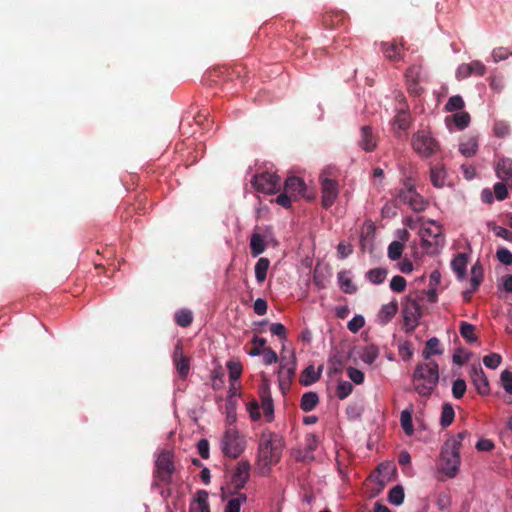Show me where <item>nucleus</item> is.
<instances>
[{
	"label": "nucleus",
	"instance_id": "nucleus-28",
	"mask_svg": "<svg viewBox=\"0 0 512 512\" xmlns=\"http://www.w3.org/2000/svg\"><path fill=\"white\" fill-rule=\"evenodd\" d=\"M270 267V260L265 257H261L255 264V278L259 284L266 280L267 272Z\"/></svg>",
	"mask_w": 512,
	"mask_h": 512
},
{
	"label": "nucleus",
	"instance_id": "nucleus-7",
	"mask_svg": "<svg viewBox=\"0 0 512 512\" xmlns=\"http://www.w3.org/2000/svg\"><path fill=\"white\" fill-rule=\"evenodd\" d=\"M173 453L169 450H163L159 453L154 470L155 481L169 485L172 481V475L175 472Z\"/></svg>",
	"mask_w": 512,
	"mask_h": 512
},
{
	"label": "nucleus",
	"instance_id": "nucleus-64",
	"mask_svg": "<svg viewBox=\"0 0 512 512\" xmlns=\"http://www.w3.org/2000/svg\"><path fill=\"white\" fill-rule=\"evenodd\" d=\"M494 132L498 137H504L509 133V126L504 122H496Z\"/></svg>",
	"mask_w": 512,
	"mask_h": 512
},
{
	"label": "nucleus",
	"instance_id": "nucleus-35",
	"mask_svg": "<svg viewBox=\"0 0 512 512\" xmlns=\"http://www.w3.org/2000/svg\"><path fill=\"white\" fill-rule=\"evenodd\" d=\"M400 423L402 429L408 436L413 435L414 427L412 421V410L405 409L401 412Z\"/></svg>",
	"mask_w": 512,
	"mask_h": 512
},
{
	"label": "nucleus",
	"instance_id": "nucleus-17",
	"mask_svg": "<svg viewBox=\"0 0 512 512\" xmlns=\"http://www.w3.org/2000/svg\"><path fill=\"white\" fill-rule=\"evenodd\" d=\"M221 497L226 501L225 512H240L241 505L246 502L247 496L241 492H234L231 494L224 493L221 488Z\"/></svg>",
	"mask_w": 512,
	"mask_h": 512
},
{
	"label": "nucleus",
	"instance_id": "nucleus-16",
	"mask_svg": "<svg viewBox=\"0 0 512 512\" xmlns=\"http://www.w3.org/2000/svg\"><path fill=\"white\" fill-rule=\"evenodd\" d=\"M381 50L389 60L401 61L403 59L404 46L401 41L394 39L389 42H383L381 44Z\"/></svg>",
	"mask_w": 512,
	"mask_h": 512
},
{
	"label": "nucleus",
	"instance_id": "nucleus-14",
	"mask_svg": "<svg viewBox=\"0 0 512 512\" xmlns=\"http://www.w3.org/2000/svg\"><path fill=\"white\" fill-rule=\"evenodd\" d=\"M173 363L179 376L184 379L190 371V359L183 353V344L178 340L173 351Z\"/></svg>",
	"mask_w": 512,
	"mask_h": 512
},
{
	"label": "nucleus",
	"instance_id": "nucleus-61",
	"mask_svg": "<svg viewBox=\"0 0 512 512\" xmlns=\"http://www.w3.org/2000/svg\"><path fill=\"white\" fill-rule=\"evenodd\" d=\"M198 453L203 459L209 458V442L207 439H201L197 443Z\"/></svg>",
	"mask_w": 512,
	"mask_h": 512
},
{
	"label": "nucleus",
	"instance_id": "nucleus-43",
	"mask_svg": "<svg viewBox=\"0 0 512 512\" xmlns=\"http://www.w3.org/2000/svg\"><path fill=\"white\" fill-rule=\"evenodd\" d=\"M388 500L394 505H400L404 501V489L402 486L397 485L389 491Z\"/></svg>",
	"mask_w": 512,
	"mask_h": 512
},
{
	"label": "nucleus",
	"instance_id": "nucleus-5",
	"mask_svg": "<svg viewBox=\"0 0 512 512\" xmlns=\"http://www.w3.org/2000/svg\"><path fill=\"white\" fill-rule=\"evenodd\" d=\"M413 150L421 157L429 158L440 150V144L427 130H419L411 139Z\"/></svg>",
	"mask_w": 512,
	"mask_h": 512
},
{
	"label": "nucleus",
	"instance_id": "nucleus-41",
	"mask_svg": "<svg viewBox=\"0 0 512 512\" xmlns=\"http://www.w3.org/2000/svg\"><path fill=\"white\" fill-rule=\"evenodd\" d=\"M344 21L343 13L325 14L322 23L326 28H333Z\"/></svg>",
	"mask_w": 512,
	"mask_h": 512
},
{
	"label": "nucleus",
	"instance_id": "nucleus-3",
	"mask_svg": "<svg viewBox=\"0 0 512 512\" xmlns=\"http://www.w3.org/2000/svg\"><path fill=\"white\" fill-rule=\"evenodd\" d=\"M421 245L429 254L438 253L444 246L442 226L435 220L426 221L420 229Z\"/></svg>",
	"mask_w": 512,
	"mask_h": 512
},
{
	"label": "nucleus",
	"instance_id": "nucleus-9",
	"mask_svg": "<svg viewBox=\"0 0 512 512\" xmlns=\"http://www.w3.org/2000/svg\"><path fill=\"white\" fill-rule=\"evenodd\" d=\"M251 184L258 192L273 194L280 189V177L275 173L263 172L255 175Z\"/></svg>",
	"mask_w": 512,
	"mask_h": 512
},
{
	"label": "nucleus",
	"instance_id": "nucleus-47",
	"mask_svg": "<svg viewBox=\"0 0 512 512\" xmlns=\"http://www.w3.org/2000/svg\"><path fill=\"white\" fill-rule=\"evenodd\" d=\"M501 361L502 357L497 353H491L483 358L484 365L490 369H496L501 364Z\"/></svg>",
	"mask_w": 512,
	"mask_h": 512
},
{
	"label": "nucleus",
	"instance_id": "nucleus-55",
	"mask_svg": "<svg viewBox=\"0 0 512 512\" xmlns=\"http://www.w3.org/2000/svg\"><path fill=\"white\" fill-rule=\"evenodd\" d=\"M262 353H263V361L266 365H271L278 361V356L272 348H270V347L264 348Z\"/></svg>",
	"mask_w": 512,
	"mask_h": 512
},
{
	"label": "nucleus",
	"instance_id": "nucleus-18",
	"mask_svg": "<svg viewBox=\"0 0 512 512\" xmlns=\"http://www.w3.org/2000/svg\"><path fill=\"white\" fill-rule=\"evenodd\" d=\"M306 185L304 181L297 176H290L286 179L284 184V190L288 192L294 200L305 196Z\"/></svg>",
	"mask_w": 512,
	"mask_h": 512
},
{
	"label": "nucleus",
	"instance_id": "nucleus-36",
	"mask_svg": "<svg viewBox=\"0 0 512 512\" xmlns=\"http://www.w3.org/2000/svg\"><path fill=\"white\" fill-rule=\"evenodd\" d=\"M476 327L468 322L460 323V334L468 342H476L478 337L475 334Z\"/></svg>",
	"mask_w": 512,
	"mask_h": 512
},
{
	"label": "nucleus",
	"instance_id": "nucleus-1",
	"mask_svg": "<svg viewBox=\"0 0 512 512\" xmlns=\"http://www.w3.org/2000/svg\"><path fill=\"white\" fill-rule=\"evenodd\" d=\"M284 442L275 432L265 430L261 433L258 444V466L262 475H267L271 466L277 464L282 455Z\"/></svg>",
	"mask_w": 512,
	"mask_h": 512
},
{
	"label": "nucleus",
	"instance_id": "nucleus-13",
	"mask_svg": "<svg viewBox=\"0 0 512 512\" xmlns=\"http://www.w3.org/2000/svg\"><path fill=\"white\" fill-rule=\"evenodd\" d=\"M321 179V190H322V206L324 208L331 207L339 194L338 183L336 180L324 177L322 174Z\"/></svg>",
	"mask_w": 512,
	"mask_h": 512
},
{
	"label": "nucleus",
	"instance_id": "nucleus-15",
	"mask_svg": "<svg viewBox=\"0 0 512 512\" xmlns=\"http://www.w3.org/2000/svg\"><path fill=\"white\" fill-rule=\"evenodd\" d=\"M358 145L365 152H372L376 149L378 136L370 125H363L360 128Z\"/></svg>",
	"mask_w": 512,
	"mask_h": 512
},
{
	"label": "nucleus",
	"instance_id": "nucleus-30",
	"mask_svg": "<svg viewBox=\"0 0 512 512\" xmlns=\"http://www.w3.org/2000/svg\"><path fill=\"white\" fill-rule=\"evenodd\" d=\"M318 402H319V398H318L317 393L306 392L302 395V398L300 401V408L304 412H310L316 407Z\"/></svg>",
	"mask_w": 512,
	"mask_h": 512
},
{
	"label": "nucleus",
	"instance_id": "nucleus-11",
	"mask_svg": "<svg viewBox=\"0 0 512 512\" xmlns=\"http://www.w3.org/2000/svg\"><path fill=\"white\" fill-rule=\"evenodd\" d=\"M402 314L406 331H413L418 325V320L422 315L419 303L415 299L407 298L406 302L403 304Z\"/></svg>",
	"mask_w": 512,
	"mask_h": 512
},
{
	"label": "nucleus",
	"instance_id": "nucleus-20",
	"mask_svg": "<svg viewBox=\"0 0 512 512\" xmlns=\"http://www.w3.org/2000/svg\"><path fill=\"white\" fill-rule=\"evenodd\" d=\"M496 174L499 179L505 182L512 189V160L503 158L496 166Z\"/></svg>",
	"mask_w": 512,
	"mask_h": 512
},
{
	"label": "nucleus",
	"instance_id": "nucleus-38",
	"mask_svg": "<svg viewBox=\"0 0 512 512\" xmlns=\"http://www.w3.org/2000/svg\"><path fill=\"white\" fill-rule=\"evenodd\" d=\"M387 270L384 268H374L366 273L367 279L373 284H381L384 282Z\"/></svg>",
	"mask_w": 512,
	"mask_h": 512
},
{
	"label": "nucleus",
	"instance_id": "nucleus-26",
	"mask_svg": "<svg viewBox=\"0 0 512 512\" xmlns=\"http://www.w3.org/2000/svg\"><path fill=\"white\" fill-rule=\"evenodd\" d=\"M398 311L397 302H390L382 306L379 311L378 318L381 324H387L395 316Z\"/></svg>",
	"mask_w": 512,
	"mask_h": 512
},
{
	"label": "nucleus",
	"instance_id": "nucleus-56",
	"mask_svg": "<svg viewBox=\"0 0 512 512\" xmlns=\"http://www.w3.org/2000/svg\"><path fill=\"white\" fill-rule=\"evenodd\" d=\"M421 76V66H411L406 71V77L408 81L419 82Z\"/></svg>",
	"mask_w": 512,
	"mask_h": 512
},
{
	"label": "nucleus",
	"instance_id": "nucleus-52",
	"mask_svg": "<svg viewBox=\"0 0 512 512\" xmlns=\"http://www.w3.org/2000/svg\"><path fill=\"white\" fill-rule=\"evenodd\" d=\"M497 259L504 265H512V253L506 248H500L496 252Z\"/></svg>",
	"mask_w": 512,
	"mask_h": 512
},
{
	"label": "nucleus",
	"instance_id": "nucleus-19",
	"mask_svg": "<svg viewBox=\"0 0 512 512\" xmlns=\"http://www.w3.org/2000/svg\"><path fill=\"white\" fill-rule=\"evenodd\" d=\"M471 379L479 394L486 395L489 393V382L481 366L472 367Z\"/></svg>",
	"mask_w": 512,
	"mask_h": 512
},
{
	"label": "nucleus",
	"instance_id": "nucleus-51",
	"mask_svg": "<svg viewBox=\"0 0 512 512\" xmlns=\"http://www.w3.org/2000/svg\"><path fill=\"white\" fill-rule=\"evenodd\" d=\"M364 324V317L356 315L348 322L347 327L351 332L356 333L364 326Z\"/></svg>",
	"mask_w": 512,
	"mask_h": 512
},
{
	"label": "nucleus",
	"instance_id": "nucleus-54",
	"mask_svg": "<svg viewBox=\"0 0 512 512\" xmlns=\"http://www.w3.org/2000/svg\"><path fill=\"white\" fill-rule=\"evenodd\" d=\"M347 374L351 381H353L355 384H361L364 381V373L359 369L348 367Z\"/></svg>",
	"mask_w": 512,
	"mask_h": 512
},
{
	"label": "nucleus",
	"instance_id": "nucleus-42",
	"mask_svg": "<svg viewBox=\"0 0 512 512\" xmlns=\"http://www.w3.org/2000/svg\"><path fill=\"white\" fill-rule=\"evenodd\" d=\"M465 103L460 95H455L449 98L444 109L447 112L460 111L464 108Z\"/></svg>",
	"mask_w": 512,
	"mask_h": 512
},
{
	"label": "nucleus",
	"instance_id": "nucleus-34",
	"mask_svg": "<svg viewBox=\"0 0 512 512\" xmlns=\"http://www.w3.org/2000/svg\"><path fill=\"white\" fill-rule=\"evenodd\" d=\"M338 281L341 290L346 294H354L356 287L353 285L351 278L348 276V272L341 271L338 273Z\"/></svg>",
	"mask_w": 512,
	"mask_h": 512
},
{
	"label": "nucleus",
	"instance_id": "nucleus-6",
	"mask_svg": "<svg viewBox=\"0 0 512 512\" xmlns=\"http://www.w3.org/2000/svg\"><path fill=\"white\" fill-rule=\"evenodd\" d=\"M222 452L225 456L236 459L246 448V440L236 428H228L221 440Z\"/></svg>",
	"mask_w": 512,
	"mask_h": 512
},
{
	"label": "nucleus",
	"instance_id": "nucleus-29",
	"mask_svg": "<svg viewBox=\"0 0 512 512\" xmlns=\"http://www.w3.org/2000/svg\"><path fill=\"white\" fill-rule=\"evenodd\" d=\"M478 149L477 139L475 137H469L466 140H463L459 144V151L465 157H472L476 154Z\"/></svg>",
	"mask_w": 512,
	"mask_h": 512
},
{
	"label": "nucleus",
	"instance_id": "nucleus-12",
	"mask_svg": "<svg viewBox=\"0 0 512 512\" xmlns=\"http://www.w3.org/2000/svg\"><path fill=\"white\" fill-rule=\"evenodd\" d=\"M460 453L442 448L441 451V471L449 478H454L460 466Z\"/></svg>",
	"mask_w": 512,
	"mask_h": 512
},
{
	"label": "nucleus",
	"instance_id": "nucleus-49",
	"mask_svg": "<svg viewBox=\"0 0 512 512\" xmlns=\"http://www.w3.org/2000/svg\"><path fill=\"white\" fill-rule=\"evenodd\" d=\"M466 392V382L463 379H457L453 382L452 394L456 399H460Z\"/></svg>",
	"mask_w": 512,
	"mask_h": 512
},
{
	"label": "nucleus",
	"instance_id": "nucleus-24",
	"mask_svg": "<svg viewBox=\"0 0 512 512\" xmlns=\"http://www.w3.org/2000/svg\"><path fill=\"white\" fill-rule=\"evenodd\" d=\"M470 120L471 118L468 112L460 111L452 116L446 117L445 122L448 126L450 122H453L459 130H463L468 127Z\"/></svg>",
	"mask_w": 512,
	"mask_h": 512
},
{
	"label": "nucleus",
	"instance_id": "nucleus-32",
	"mask_svg": "<svg viewBox=\"0 0 512 512\" xmlns=\"http://www.w3.org/2000/svg\"><path fill=\"white\" fill-rule=\"evenodd\" d=\"M483 280V267L479 261H477L471 268V279L470 285L472 291H476Z\"/></svg>",
	"mask_w": 512,
	"mask_h": 512
},
{
	"label": "nucleus",
	"instance_id": "nucleus-59",
	"mask_svg": "<svg viewBox=\"0 0 512 512\" xmlns=\"http://www.w3.org/2000/svg\"><path fill=\"white\" fill-rule=\"evenodd\" d=\"M469 68H470V74L473 75H478V76H482L484 75L485 71H486V67L485 65L480 62V61H472L470 63H467Z\"/></svg>",
	"mask_w": 512,
	"mask_h": 512
},
{
	"label": "nucleus",
	"instance_id": "nucleus-60",
	"mask_svg": "<svg viewBox=\"0 0 512 512\" xmlns=\"http://www.w3.org/2000/svg\"><path fill=\"white\" fill-rule=\"evenodd\" d=\"M510 52L504 47H497L492 52V57L495 62L505 60L509 57Z\"/></svg>",
	"mask_w": 512,
	"mask_h": 512
},
{
	"label": "nucleus",
	"instance_id": "nucleus-4",
	"mask_svg": "<svg viewBox=\"0 0 512 512\" xmlns=\"http://www.w3.org/2000/svg\"><path fill=\"white\" fill-rule=\"evenodd\" d=\"M259 396L261 404L256 400L247 404L249 415L253 421L259 420L261 418L260 408H262L266 422H272L274 419V404L271 391L267 383H263L259 387Z\"/></svg>",
	"mask_w": 512,
	"mask_h": 512
},
{
	"label": "nucleus",
	"instance_id": "nucleus-40",
	"mask_svg": "<svg viewBox=\"0 0 512 512\" xmlns=\"http://www.w3.org/2000/svg\"><path fill=\"white\" fill-rule=\"evenodd\" d=\"M379 355V350L376 346L370 345L365 347L361 354V360L369 365L373 364Z\"/></svg>",
	"mask_w": 512,
	"mask_h": 512
},
{
	"label": "nucleus",
	"instance_id": "nucleus-8",
	"mask_svg": "<svg viewBox=\"0 0 512 512\" xmlns=\"http://www.w3.org/2000/svg\"><path fill=\"white\" fill-rule=\"evenodd\" d=\"M250 468L251 466L248 461L242 460L238 462L230 482L226 486L222 487V489H224V493L231 494L234 492H240L249 480Z\"/></svg>",
	"mask_w": 512,
	"mask_h": 512
},
{
	"label": "nucleus",
	"instance_id": "nucleus-44",
	"mask_svg": "<svg viewBox=\"0 0 512 512\" xmlns=\"http://www.w3.org/2000/svg\"><path fill=\"white\" fill-rule=\"evenodd\" d=\"M404 245L399 241H393L388 246V257L392 261H396L401 258Z\"/></svg>",
	"mask_w": 512,
	"mask_h": 512
},
{
	"label": "nucleus",
	"instance_id": "nucleus-21",
	"mask_svg": "<svg viewBox=\"0 0 512 512\" xmlns=\"http://www.w3.org/2000/svg\"><path fill=\"white\" fill-rule=\"evenodd\" d=\"M467 263L468 256L465 253H458L451 261V268L459 280H463L466 276Z\"/></svg>",
	"mask_w": 512,
	"mask_h": 512
},
{
	"label": "nucleus",
	"instance_id": "nucleus-25",
	"mask_svg": "<svg viewBox=\"0 0 512 512\" xmlns=\"http://www.w3.org/2000/svg\"><path fill=\"white\" fill-rule=\"evenodd\" d=\"M266 249L264 237L259 233H253L250 238V251L253 257L262 254Z\"/></svg>",
	"mask_w": 512,
	"mask_h": 512
},
{
	"label": "nucleus",
	"instance_id": "nucleus-46",
	"mask_svg": "<svg viewBox=\"0 0 512 512\" xmlns=\"http://www.w3.org/2000/svg\"><path fill=\"white\" fill-rule=\"evenodd\" d=\"M227 368L229 371V378L231 381H236L240 378L242 373V365L240 362L229 361L227 363Z\"/></svg>",
	"mask_w": 512,
	"mask_h": 512
},
{
	"label": "nucleus",
	"instance_id": "nucleus-37",
	"mask_svg": "<svg viewBox=\"0 0 512 512\" xmlns=\"http://www.w3.org/2000/svg\"><path fill=\"white\" fill-rule=\"evenodd\" d=\"M455 417V412L451 404L446 403L442 407L440 423L442 427H448L452 424Z\"/></svg>",
	"mask_w": 512,
	"mask_h": 512
},
{
	"label": "nucleus",
	"instance_id": "nucleus-45",
	"mask_svg": "<svg viewBox=\"0 0 512 512\" xmlns=\"http://www.w3.org/2000/svg\"><path fill=\"white\" fill-rule=\"evenodd\" d=\"M353 390V385L348 381H340L336 388V395L343 400L348 397Z\"/></svg>",
	"mask_w": 512,
	"mask_h": 512
},
{
	"label": "nucleus",
	"instance_id": "nucleus-62",
	"mask_svg": "<svg viewBox=\"0 0 512 512\" xmlns=\"http://www.w3.org/2000/svg\"><path fill=\"white\" fill-rule=\"evenodd\" d=\"M254 312L257 314V315H265L266 312H267V302L266 300L262 299V298H258L255 302H254Z\"/></svg>",
	"mask_w": 512,
	"mask_h": 512
},
{
	"label": "nucleus",
	"instance_id": "nucleus-53",
	"mask_svg": "<svg viewBox=\"0 0 512 512\" xmlns=\"http://www.w3.org/2000/svg\"><path fill=\"white\" fill-rule=\"evenodd\" d=\"M507 187H509V186L503 182H497L494 185V194H495L496 199L502 201L507 198V196H508Z\"/></svg>",
	"mask_w": 512,
	"mask_h": 512
},
{
	"label": "nucleus",
	"instance_id": "nucleus-23",
	"mask_svg": "<svg viewBox=\"0 0 512 512\" xmlns=\"http://www.w3.org/2000/svg\"><path fill=\"white\" fill-rule=\"evenodd\" d=\"M208 497L209 495L207 491H197L196 498L191 504L190 510L194 512H210Z\"/></svg>",
	"mask_w": 512,
	"mask_h": 512
},
{
	"label": "nucleus",
	"instance_id": "nucleus-27",
	"mask_svg": "<svg viewBox=\"0 0 512 512\" xmlns=\"http://www.w3.org/2000/svg\"><path fill=\"white\" fill-rule=\"evenodd\" d=\"M430 180L436 188H442L445 185L446 171L443 166L435 165L430 169Z\"/></svg>",
	"mask_w": 512,
	"mask_h": 512
},
{
	"label": "nucleus",
	"instance_id": "nucleus-48",
	"mask_svg": "<svg viewBox=\"0 0 512 512\" xmlns=\"http://www.w3.org/2000/svg\"><path fill=\"white\" fill-rule=\"evenodd\" d=\"M251 343L253 344V348L250 350L249 352V355L251 356H258L260 355L263 350H261L262 348H266L265 345H266V339L264 338H260L258 336H254Z\"/></svg>",
	"mask_w": 512,
	"mask_h": 512
},
{
	"label": "nucleus",
	"instance_id": "nucleus-2",
	"mask_svg": "<svg viewBox=\"0 0 512 512\" xmlns=\"http://www.w3.org/2000/svg\"><path fill=\"white\" fill-rule=\"evenodd\" d=\"M414 389L421 396H430L439 381V368L435 361L419 363L413 373Z\"/></svg>",
	"mask_w": 512,
	"mask_h": 512
},
{
	"label": "nucleus",
	"instance_id": "nucleus-57",
	"mask_svg": "<svg viewBox=\"0 0 512 512\" xmlns=\"http://www.w3.org/2000/svg\"><path fill=\"white\" fill-rule=\"evenodd\" d=\"M501 381L505 391L512 394V372L504 370L501 373Z\"/></svg>",
	"mask_w": 512,
	"mask_h": 512
},
{
	"label": "nucleus",
	"instance_id": "nucleus-22",
	"mask_svg": "<svg viewBox=\"0 0 512 512\" xmlns=\"http://www.w3.org/2000/svg\"><path fill=\"white\" fill-rule=\"evenodd\" d=\"M443 354V348L441 347V343L438 338L432 337L430 338L423 349L422 356L424 360L432 361L430 358L433 355H441Z\"/></svg>",
	"mask_w": 512,
	"mask_h": 512
},
{
	"label": "nucleus",
	"instance_id": "nucleus-63",
	"mask_svg": "<svg viewBox=\"0 0 512 512\" xmlns=\"http://www.w3.org/2000/svg\"><path fill=\"white\" fill-rule=\"evenodd\" d=\"M270 331L273 335L278 336L280 339H285L286 337V328L281 323L271 324Z\"/></svg>",
	"mask_w": 512,
	"mask_h": 512
},
{
	"label": "nucleus",
	"instance_id": "nucleus-50",
	"mask_svg": "<svg viewBox=\"0 0 512 512\" xmlns=\"http://www.w3.org/2000/svg\"><path fill=\"white\" fill-rule=\"evenodd\" d=\"M390 288L394 292H398V293L403 292L406 288L405 278L402 276H399V275L394 276L390 282Z\"/></svg>",
	"mask_w": 512,
	"mask_h": 512
},
{
	"label": "nucleus",
	"instance_id": "nucleus-39",
	"mask_svg": "<svg viewBox=\"0 0 512 512\" xmlns=\"http://www.w3.org/2000/svg\"><path fill=\"white\" fill-rule=\"evenodd\" d=\"M175 321L181 327H188L193 321V315L190 310L182 309L175 313Z\"/></svg>",
	"mask_w": 512,
	"mask_h": 512
},
{
	"label": "nucleus",
	"instance_id": "nucleus-33",
	"mask_svg": "<svg viewBox=\"0 0 512 512\" xmlns=\"http://www.w3.org/2000/svg\"><path fill=\"white\" fill-rule=\"evenodd\" d=\"M411 122L410 114L407 109L400 108L394 118V125L400 130H406Z\"/></svg>",
	"mask_w": 512,
	"mask_h": 512
},
{
	"label": "nucleus",
	"instance_id": "nucleus-58",
	"mask_svg": "<svg viewBox=\"0 0 512 512\" xmlns=\"http://www.w3.org/2000/svg\"><path fill=\"white\" fill-rule=\"evenodd\" d=\"M293 200L294 197H292L288 192L284 190L283 193L277 196L276 203L284 208H290Z\"/></svg>",
	"mask_w": 512,
	"mask_h": 512
},
{
	"label": "nucleus",
	"instance_id": "nucleus-10",
	"mask_svg": "<svg viewBox=\"0 0 512 512\" xmlns=\"http://www.w3.org/2000/svg\"><path fill=\"white\" fill-rule=\"evenodd\" d=\"M398 197L401 202L408 205L415 212H422L428 206V201L415 190L413 185L402 189Z\"/></svg>",
	"mask_w": 512,
	"mask_h": 512
},
{
	"label": "nucleus",
	"instance_id": "nucleus-31",
	"mask_svg": "<svg viewBox=\"0 0 512 512\" xmlns=\"http://www.w3.org/2000/svg\"><path fill=\"white\" fill-rule=\"evenodd\" d=\"M322 367L319 368V371H315L314 366L310 365L307 368H305L301 375V383L305 386H309L320 378Z\"/></svg>",
	"mask_w": 512,
	"mask_h": 512
}]
</instances>
